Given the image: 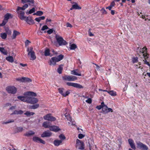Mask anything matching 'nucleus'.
<instances>
[{
  "label": "nucleus",
  "instance_id": "obj_22",
  "mask_svg": "<svg viewBox=\"0 0 150 150\" xmlns=\"http://www.w3.org/2000/svg\"><path fill=\"white\" fill-rule=\"evenodd\" d=\"M22 2L23 3H29V5L33 6L34 1L33 0H21Z\"/></svg>",
  "mask_w": 150,
  "mask_h": 150
},
{
  "label": "nucleus",
  "instance_id": "obj_33",
  "mask_svg": "<svg viewBox=\"0 0 150 150\" xmlns=\"http://www.w3.org/2000/svg\"><path fill=\"white\" fill-rule=\"evenodd\" d=\"M23 82H30L31 81V80L30 79L28 78L23 77Z\"/></svg>",
  "mask_w": 150,
  "mask_h": 150
},
{
  "label": "nucleus",
  "instance_id": "obj_11",
  "mask_svg": "<svg viewBox=\"0 0 150 150\" xmlns=\"http://www.w3.org/2000/svg\"><path fill=\"white\" fill-rule=\"evenodd\" d=\"M137 147L142 150H148V147L146 145L139 142L137 143Z\"/></svg>",
  "mask_w": 150,
  "mask_h": 150
},
{
  "label": "nucleus",
  "instance_id": "obj_30",
  "mask_svg": "<svg viewBox=\"0 0 150 150\" xmlns=\"http://www.w3.org/2000/svg\"><path fill=\"white\" fill-rule=\"evenodd\" d=\"M35 113L34 112H31L29 111H27L24 113V114L27 116H30L31 115H33Z\"/></svg>",
  "mask_w": 150,
  "mask_h": 150
},
{
  "label": "nucleus",
  "instance_id": "obj_56",
  "mask_svg": "<svg viewBox=\"0 0 150 150\" xmlns=\"http://www.w3.org/2000/svg\"><path fill=\"white\" fill-rule=\"evenodd\" d=\"M101 11H102V13L104 14H106L107 13V12L104 8H103L101 9Z\"/></svg>",
  "mask_w": 150,
  "mask_h": 150
},
{
  "label": "nucleus",
  "instance_id": "obj_21",
  "mask_svg": "<svg viewBox=\"0 0 150 150\" xmlns=\"http://www.w3.org/2000/svg\"><path fill=\"white\" fill-rule=\"evenodd\" d=\"M62 140L56 139L54 141L53 144L55 146H58L62 144Z\"/></svg>",
  "mask_w": 150,
  "mask_h": 150
},
{
  "label": "nucleus",
  "instance_id": "obj_17",
  "mask_svg": "<svg viewBox=\"0 0 150 150\" xmlns=\"http://www.w3.org/2000/svg\"><path fill=\"white\" fill-rule=\"evenodd\" d=\"M67 84L68 86H73L76 88H83L82 85L77 83L68 82L67 83Z\"/></svg>",
  "mask_w": 150,
  "mask_h": 150
},
{
  "label": "nucleus",
  "instance_id": "obj_24",
  "mask_svg": "<svg viewBox=\"0 0 150 150\" xmlns=\"http://www.w3.org/2000/svg\"><path fill=\"white\" fill-rule=\"evenodd\" d=\"M6 59L8 62L12 63L14 61V59L13 57L12 56H9L7 57Z\"/></svg>",
  "mask_w": 150,
  "mask_h": 150
},
{
  "label": "nucleus",
  "instance_id": "obj_25",
  "mask_svg": "<svg viewBox=\"0 0 150 150\" xmlns=\"http://www.w3.org/2000/svg\"><path fill=\"white\" fill-rule=\"evenodd\" d=\"M73 6V8H74V9H81V8L76 3H74V4L72 5Z\"/></svg>",
  "mask_w": 150,
  "mask_h": 150
},
{
  "label": "nucleus",
  "instance_id": "obj_12",
  "mask_svg": "<svg viewBox=\"0 0 150 150\" xmlns=\"http://www.w3.org/2000/svg\"><path fill=\"white\" fill-rule=\"evenodd\" d=\"M76 147L78 146V149L81 150L84 149V145L83 142L80 140L77 139L76 140Z\"/></svg>",
  "mask_w": 150,
  "mask_h": 150
},
{
  "label": "nucleus",
  "instance_id": "obj_7",
  "mask_svg": "<svg viewBox=\"0 0 150 150\" xmlns=\"http://www.w3.org/2000/svg\"><path fill=\"white\" fill-rule=\"evenodd\" d=\"M55 38L60 45H65L67 44L66 42L63 40L62 38L58 35H56Z\"/></svg>",
  "mask_w": 150,
  "mask_h": 150
},
{
  "label": "nucleus",
  "instance_id": "obj_29",
  "mask_svg": "<svg viewBox=\"0 0 150 150\" xmlns=\"http://www.w3.org/2000/svg\"><path fill=\"white\" fill-rule=\"evenodd\" d=\"M11 17V15L10 13H7L4 16V19L8 21V19Z\"/></svg>",
  "mask_w": 150,
  "mask_h": 150
},
{
  "label": "nucleus",
  "instance_id": "obj_38",
  "mask_svg": "<svg viewBox=\"0 0 150 150\" xmlns=\"http://www.w3.org/2000/svg\"><path fill=\"white\" fill-rule=\"evenodd\" d=\"M35 134L34 132H31V133H26L24 134L25 136L29 137Z\"/></svg>",
  "mask_w": 150,
  "mask_h": 150
},
{
  "label": "nucleus",
  "instance_id": "obj_36",
  "mask_svg": "<svg viewBox=\"0 0 150 150\" xmlns=\"http://www.w3.org/2000/svg\"><path fill=\"white\" fill-rule=\"evenodd\" d=\"M5 31L6 32V33L8 34V35H10L11 34V31L9 30V28H6L5 29Z\"/></svg>",
  "mask_w": 150,
  "mask_h": 150
},
{
  "label": "nucleus",
  "instance_id": "obj_10",
  "mask_svg": "<svg viewBox=\"0 0 150 150\" xmlns=\"http://www.w3.org/2000/svg\"><path fill=\"white\" fill-rule=\"evenodd\" d=\"M62 78L64 80L69 81H73L77 79L76 77L72 76H65Z\"/></svg>",
  "mask_w": 150,
  "mask_h": 150
},
{
  "label": "nucleus",
  "instance_id": "obj_46",
  "mask_svg": "<svg viewBox=\"0 0 150 150\" xmlns=\"http://www.w3.org/2000/svg\"><path fill=\"white\" fill-rule=\"evenodd\" d=\"M17 130L18 131H20L23 130H25V129L22 127H19L17 128Z\"/></svg>",
  "mask_w": 150,
  "mask_h": 150
},
{
  "label": "nucleus",
  "instance_id": "obj_6",
  "mask_svg": "<svg viewBox=\"0 0 150 150\" xmlns=\"http://www.w3.org/2000/svg\"><path fill=\"white\" fill-rule=\"evenodd\" d=\"M25 9V8L23 6L22 7H20L18 6L16 10V12L18 14V16L21 19H23V15H24L25 13L23 11Z\"/></svg>",
  "mask_w": 150,
  "mask_h": 150
},
{
  "label": "nucleus",
  "instance_id": "obj_43",
  "mask_svg": "<svg viewBox=\"0 0 150 150\" xmlns=\"http://www.w3.org/2000/svg\"><path fill=\"white\" fill-rule=\"evenodd\" d=\"M37 12L38 16H41L43 14V12L41 11H38Z\"/></svg>",
  "mask_w": 150,
  "mask_h": 150
},
{
  "label": "nucleus",
  "instance_id": "obj_35",
  "mask_svg": "<svg viewBox=\"0 0 150 150\" xmlns=\"http://www.w3.org/2000/svg\"><path fill=\"white\" fill-rule=\"evenodd\" d=\"M0 51L4 54H7L6 51L3 47H0Z\"/></svg>",
  "mask_w": 150,
  "mask_h": 150
},
{
  "label": "nucleus",
  "instance_id": "obj_8",
  "mask_svg": "<svg viewBox=\"0 0 150 150\" xmlns=\"http://www.w3.org/2000/svg\"><path fill=\"white\" fill-rule=\"evenodd\" d=\"M6 89L8 93L13 94H15L17 91L16 88L14 86H8Z\"/></svg>",
  "mask_w": 150,
  "mask_h": 150
},
{
  "label": "nucleus",
  "instance_id": "obj_59",
  "mask_svg": "<svg viewBox=\"0 0 150 150\" xmlns=\"http://www.w3.org/2000/svg\"><path fill=\"white\" fill-rule=\"evenodd\" d=\"M77 130L78 131H83V130L81 128V127H79L78 128H77Z\"/></svg>",
  "mask_w": 150,
  "mask_h": 150
},
{
  "label": "nucleus",
  "instance_id": "obj_19",
  "mask_svg": "<svg viewBox=\"0 0 150 150\" xmlns=\"http://www.w3.org/2000/svg\"><path fill=\"white\" fill-rule=\"evenodd\" d=\"M52 135L51 132H44L41 135V137H49L51 136Z\"/></svg>",
  "mask_w": 150,
  "mask_h": 150
},
{
  "label": "nucleus",
  "instance_id": "obj_58",
  "mask_svg": "<svg viewBox=\"0 0 150 150\" xmlns=\"http://www.w3.org/2000/svg\"><path fill=\"white\" fill-rule=\"evenodd\" d=\"M35 20L36 21L38 22H39L41 21L39 17L36 18Z\"/></svg>",
  "mask_w": 150,
  "mask_h": 150
},
{
  "label": "nucleus",
  "instance_id": "obj_15",
  "mask_svg": "<svg viewBox=\"0 0 150 150\" xmlns=\"http://www.w3.org/2000/svg\"><path fill=\"white\" fill-rule=\"evenodd\" d=\"M59 92L62 96L66 97L70 93L69 91H65V90L63 88H58Z\"/></svg>",
  "mask_w": 150,
  "mask_h": 150
},
{
  "label": "nucleus",
  "instance_id": "obj_44",
  "mask_svg": "<svg viewBox=\"0 0 150 150\" xmlns=\"http://www.w3.org/2000/svg\"><path fill=\"white\" fill-rule=\"evenodd\" d=\"M35 8H32L31 9H30L29 12V14H31L32 13H33L35 12Z\"/></svg>",
  "mask_w": 150,
  "mask_h": 150
},
{
  "label": "nucleus",
  "instance_id": "obj_61",
  "mask_svg": "<svg viewBox=\"0 0 150 150\" xmlns=\"http://www.w3.org/2000/svg\"><path fill=\"white\" fill-rule=\"evenodd\" d=\"M16 106H13L10 108V109L11 110H13L15 109Z\"/></svg>",
  "mask_w": 150,
  "mask_h": 150
},
{
  "label": "nucleus",
  "instance_id": "obj_49",
  "mask_svg": "<svg viewBox=\"0 0 150 150\" xmlns=\"http://www.w3.org/2000/svg\"><path fill=\"white\" fill-rule=\"evenodd\" d=\"M30 43V42L28 40H26L25 42V44L26 46H28Z\"/></svg>",
  "mask_w": 150,
  "mask_h": 150
},
{
  "label": "nucleus",
  "instance_id": "obj_9",
  "mask_svg": "<svg viewBox=\"0 0 150 150\" xmlns=\"http://www.w3.org/2000/svg\"><path fill=\"white\" fill-rule=\"evenodd\" d=\"M102 105H103L102 110L104 113H106L109 112H112L113 110L112 109L110 108H108V107L104 104V102H102Z\"/></svg>",
  "mask_w": 150,
  "mask_h": 150
},
{
  "label": "nucleus",
  "instance_id": "obj_13",
  "mask_svg": "<svg viewBox=\"0 0 150 150\" xmlns=\"http://www.w3.org/2000/svg\"><path fill=\"white\" fill-rule=\"evenodd\" d=\"M146 50L147 49L146 47H144L142 48L140 51V53L141 54L140 55H142L144 58H148L149 55L146 53Z\"/></svg>",
  "mask_w": 150,
  "mask_h": 150
},
{
  "label": "nucleus",
  "instance_id": "obj_32",
  "mask_svg": "<svg viewBox=\"0 0 150 150\" xmlns=\"http://www.w3.org/2000/svg\"><path fill=\"white\" fill-rule=\"evenodd\" d=\"M0 36L3 39H5L7 37V34L5 33H2L0 34Z\"/></svg>",
  "mask_w": 150,
  "mask_h": 150
},
{
  "label": "nucleus",
  "instance_id": "obj_2",
  "mask_svg": "<svg viewBox=\"0 0 150 150\" xmlns=\"http://www.w3.org/2000/svg\"><path fill=\"white\" fill-rule=\"evenodd\" d=\"M42 126L45 128H49L51 131H58L61 130L60 128L56 126L49 125V122H45L42 124Z\"/></svg>",
  "mask_w": 150,
  "mask_h": 150
},
{
  "label": "nucleus",
  "instance_id": "obj_16",
  "mask_svg": "<svg viewBox=\"0 0 150 150\" xmlns=\"http://www.w3.org/2000/svg\"><path fill=\"white\" fill-rule=\"evenodd\" d=\"M33 140L35 142L42 144H45L46 143L45 141L36 136H35L33 137Z\"/></svg>",
  "mask_w": 150,
  "mask_h": 150
},
{
  "label": "nucleus",
  "instance_id": "obj_47",
  "mask_svg": "<svg viewBox=\"0 0 150 150\" xmlns=\"http://www.w3.org/2000/svg\"><path fill=\"white\" fill-rule=\"evenodd\" d=\"M48 29V27L46 25H44L43 26L42 28L41 29V30L42 31H43L46 29Z\"/></svg>",
  "mask_w": 150,
  "mask_h": 150
},
{
  "label": "nucleus",
  "instance_id": "obj_42",
  "mask_svg": "<svg viewBox=\"0 0 150 150\" xmlns=\"http://www.w3.org/2000/svg\"><path fill=\"white\" fill-rule=\"evenodd\" d=\"M49 50L48 49L46 50L45 51V56H47L50 55Z\"/></svg>",
  "mask_w": 150,
  "mask_h": 150
},
{
  "label": "nucleus",
  "instance_id": "obj_50",
  "mask_svg": "<svg viewBox=\"0 0 150 150\" xmlns=\"http://www.w3.org/2000/svg\"><path fill=\"white\" fill-rule=\"evenodd\" d=\"M144 58V59L143 60V61H144V64H147L149 66H150V64L149 63V62H147L146 60V58Z\"/></svg>",
  "mask_w": 150,
  "mask_h": 150
},
{
  "label": "nucleus",
  "instance_id": "obj_4",
  "mask_svg": "<svg viewBox=\"0 0 150 150\" xmlns=\"http://www.w3.org/2000/svg\"><path fill=\"white\" fill-rule=\"evenodd\" d=\"M27 51L28 52V56L30 58V60H33L36 59V56L32 47L28 48Z\"/></svg>",
  "mask_w": 150,
  "mask_h": 150
},
{
  "label": "nucleus",
  "instance_id": "obj_54",
  "mask_svg": "<svg viewBox=\"0 0 150 150\" xmlns=\"http://www.w3.org/2000/svg\"><path fill=\"white\" fill-rule=\"evenodd\" d=\"M53 30L52 29H50L47 31V32L48 34H50L53 33Z\"/></svg>",
  "mask_w": 150,
  "mask_h": 150
},
{
  "label": "nucleus",
  "instance_id": "obj_45",
  "mask_svg": "<svg viewBox=\"0 0 150 150\" xmlns=\"http://www.w3.org/2000/svg\"><path fill=\"white\" fill-rule=\"evenodd\" d=\"M85 137V135L82 134H79L78 135V137L80 139H81Z\"/></svg>",
  "mask_w": 150,
  "mask_h": 150
},
{
  "label": "nucleus",
  "instance_id": "obj_14",
  "mask_svg": "<svg viewBox=\"0 0 150 150\" xmlns=\"http://www.w3.org/2000/svg\"><path fill=\"white\" fill-rule=\"evenodd\" d=\"M43 119L45 120L49 121H53L56 120V118L52 116L51 114H49L46 115L44 116L43 117Z\"/></svg>",
  "mask_w": 150,
  "mask_h": 150
},
{
  "label": "nucleus",
  "instance_id": "obj_60",
  "mask_svg": "<svg viewBox=\"0 0 150 150\" xmlns=\"http://www.w3.org/2000/svg\"><path fill=\"white\" fill-rule=\"evenodd\" d=\"M115 5V3L114 1H112L111 3V4L110 6H111L112 7L113 6H114Z\"/></svg>",
  "mask_w": 150,
  "mask_h": 150
},
{
  "label": "nucleus",
  "instance_id": "obj_34",
  "mask_svg": "<svg viewBox=\"0 0 150 150\" xmlns=\"http://www.w3.org/2000/svg\"><path fill=\"white\" fill-rule=\"evenodd\" d=\"M70 49L71 50H74L77 47L76 45L74 44H70Z\"/></svg>",
  "mask_w": 150,
  "mask_h": 150
},
{
  "label": "nucleus",
  "instance_id": "obj_51",
  "mask_svg": "<svg viewBox=\"0 0 150 150\" xmlns=\"http://www.w3.org/2000/svg\"><path fill=\"white\" fill-rule=\"evenodd\" d=\"M128 142L129 143V144H132L134 143V141L133 140L131 139H129L128 140Z\"/></svg>",
  "mask_w": 150,
  "mask_h": 150
},
{
  "label": "nucleus",
  "instance_id": "obj_64",
  "mask_svg": "<svg viewBox=\"0 0 150 150\" xmlns=\"http://www.w3.org/2000/svg\"><path fill=\"white\" fill-rule=\"evenodd\" d=\"M89 34L90 36H92L94 35L91 32H89Z\"/></svg>",
  "mask_w": 150,
  "mask_h": 150
},
{
  "label": "nucleus",
  "instance_id": "obj_5",
  "mask_svg": "<svg viewBox=\"0 0 150 150\" xmlns=\"http://www.w3.org/2000/svg\"><path fill=\"white\" fill-rule=\"evenodd\" d=\"M65 111V112H64V113L62 115H64L68 120L69 121L71 122H68L69 125H70L71 123L72 125H74L75 124V122L73 120L71 117L70 115L69 112L67 109H66Z\"/></svg>",
  "mask_w": 150,
  "mask_h": 150
},
{
  "label": "nucleus",
  "instance_id": "obj_52",
  "mask_svg": "<svg viewBox=\"0 0 150 150\" xmlns=\"http://www.w3.org/2000/svg\"><path fill=\"white\" fill-rule=\"evenodd\" d=\"M86 102L90 104L92 102V100L91 98H89L88 99L86 100Z\"/></svg>",
  "mask_w": 150,
  "mask_h": 150
},
{
  "label": "nucleus",
  "instance_id": "obj_37",
  "mask_svg": "<svg viewBox=\"0 0 150 150\" xmlns=\"http://www.w3.org/2000/svg\"><path fill=\"white\" fill-rule=\"evenodd\" d=\"M62 69L63 67L62 66V65L59 66L57 69V71L58 73L59 74H61Z\"/></svg>",
  "mask_w": 150,
  "mask_h": 150
},
{
  "label": "nucleus",
  "instance_id": "obj_62",
  "mask_svg": "<svg viewBox=\"0 0 150 150\" xmlns=\"http://www.w3.org/2000/svg\"><path fill=\"white\" fill-rule=\"evenodd\" d=\"M112 7L111 6H109L108 7H106V9H109L110 10H111V8H112Z\"/></svg>",
  "mask_w": 150,
  "mask_h": 150
},
{
  "label": "nucleus",
  "instance_id": "obj_41",
  "mask_svg": "<svg viewBox=\"0 0 150 150\" xmlns=\"http://www.w3.org/2000/svg\"><path fill=\"white\" fill-rule=\"evenodd\" d=\"M132 61L133 63L137 62H138V58L137 57H134L132 58Z\"/></svg>",
  "mask_w": 150,
  "mask_h": 150
},
{
  "label": "nucleus",
  "instance_id": "obj_57",
  "mask_svg": "<svg viewBox=\"0 0 150 150\" xmlns=\"http://www.w3.org/2000/svg\"><path fill=\"white\" fill-rule=\"evenodd\" d=\"M23 77H22V78H18L16 79V80L18 81H19L23 82Z\"/></svg>",
  "mask_w": 150,
  "mask_h": 150
},
{
  "label": "nucleus",
  "instance_id": "obj_63",
  "mask_svg": "<svg viewBox=\"0 0 150 150\" xmlns=\"http://www.w3.org/2000/svg\"><path fill=\"white\" fill-rule=\"evenodd\" d=\"M40 18V20H44L45 19V17L44 16H41L39 17Z\"/></svg>",
  "mask_w": 150,
  "mask_h": 150
},
{
  "label": "nucleus",
  "instance_id": "obj_20",
  "mask_svg": "<svg viewBox=\"0 0 150 150\" xmlns=\"http://www.w3.org/2000/svg\"><path fill=\"white\" fill-rule=\"evenodd\" d=\"M23 17H24V19H21V20H25L28 24H30V23L33 22V21L31 18L25 16L24 15H23Z\"/></svg>",
  "mask_w": 150,
  "mask_h": 150
},
{
  "label": "nucleus",
  "instance_id": "obj_3",
  "mask_svg": "<svg viewBox=\"0 0 150 150\" xmlns=\"http://www.w3.org/2000/svg\"><path fill=\"white\" fill-rule=\"evenodd\" d=\"M63 57L64 56L62 54H60L57 57H52L50 60L49 64L51 65H54L57 62L61 61Z\"/></svg>",
  "mask_w": 150,
  "mask_h": 150
},
{
  "label": "nucleus",
  "instance_id": "obj_18",
  "mask_svg": "<svg viewBox=\"0 0 150 150\" xmlns=\"http://www.w3.org/2000/svg\"><path fill=\"white\" fill-rule=\"evenodd\" d=\"M71 74L79 76H81V72L79 71L78 69L71 71Z\"/></svg>",
  "mask_w": 150,
  "mask_h": 150
},
{
  "label": "nucleus",
  "instance_id": "obj_53",
  "mask_svg": "<svg viewBox=\"0 0 150 150\" xmlns=\"http://www.w3.org/2000/svg\"><path fill=\"white\" fill-rule=\"evenodd\" d=\"M130 146L134 150L135 149L136 147H135L134 143L132 144H130Z\"/></svg>",
  "mask_w": 150,
  "mask_h": 150
},
{
  "label": "nucleus",
  "instance_id": "obj_31",
  "mask_svg": "<svg viewBox=\"0 0 150 150\" xmlns=\"http://www.w3.org/2000/svg\"><path fill=\"white\" fill-rule=\"evenodd\" d=\"M39 107V105L38 104H36L35 105L30 106L29 108L31 109H35Z\"/></svg>",
  "mask_w": 150,
  "mask_h": 150
},
{
  "label": "nucleus",
  "instance_id": "obj_23",
  "mask_svg": "<svg viewBox=\"0 0 150 150\" xmlns=\"http://www.w3.org/2000/svg\"><path fill=\"white\" fill-rule=\"evenodd\" d=\"M20 34V33L19 32L16 30H14L11 38L13 39H15L17 36L19 35Z\"/></svg>",
  "mask_w": 150,
  "mask_h": 150
},
{
  "label": "nucleus",
  "instance_id": "obj_55",
  "mask_svg": "<svg viewBox=\"0 0 150 150\" xmlns=\"http://www.w3.org/2000/svg\"><path fill=\"white\" fill-rule=\"evenodd\" d=\"M66 25H67V27H70V28H71L72 27V25L71 24L69 23H67Z\"/></svg>",
  "mask_w": 150,
  "mask_h": 150
},
{
  "label": "nucleus",
  "instance_id": "obj_26",
  "mask_svg": "<svg viewBox=\"0 0 150 150\" xmlns=\"http://www.w3.org/2000/svg\"><path fill=\"white\" fill-rule=\"evenodd\" d=\"M108 93L111 96H116V93L115 91L113 90L108 91Z\"/></svg>",
  "mask_w": 150,
  "mask_h": 150
},
{
  "label": "nucleus",
  "instance_id": "obj_1",
  "mask_svg": "<svg viewBox=\"0 0 150 150\" xmlns=\"http://www.w3.org/2000/svg\"><path fill=\"white\" fill-rule=\"evenodd\" d=\"M24 95V96H18V98L23 102L31 104H35L38 101L37 98L32 97V96H36V94L33 92L28 91L25 92Z\"/></svg>",
  "mask_w": 150,
  "mask_h": 150
},
{
  "label": "nucleus",
  "instance_id": "obj_28",
  "mask_svg": "<svg viewBox=\"0 0 150 150\" xmlns=\"http://www.w3.org/2000/svg\"><path fill=\"white\" fill-rule=\"evenodd\" d=\"M14 121V120L13 119L9 120L6 121H3L2 122V124H6L8 123L13 122Z\"/></svg>",
  "mask_w": 150,
  "mask_h": 150
},
{
  "label": "nucleus",
  "instance_id": "obj_48",
  "mask_svg": "<svg viewBox=\"0 0 150 150\" xmlns=\"http://www.w3.org/2000/svg\"><path fill=\"white\" fill-rule=\"evenodd\" d=\"M103 105H102V102L101 103V105H99V106H97L96 107V108H97L98 110H100L102 108Z\"/></svg>",
  "mask_w": 150,
  "mask_h": 150
},
{
  "label": "nucleus",
  "instance_id": "obj_27",
  "mask_svg": "<svg viewBox=\"0 0 150 150\" xmlns=\"http://www.w3.org/2000/svg\"><path fill=\"white\" fill-rule=\"evenodd\" d=\"M23 113V111L21 110H16L14 111L12 114H21Z\"/></svg>",
  "mask_w": 150,
  "mask_h": 150
},
{
  "label": "nucleus",
  "instance_id": "obj_39",
  "mask_svg": "<svg viewBox=\"0 0 150 150\" xmlns=\"http://www.w3.org/2000/svg\"><path fill=\"white\" fill-rule=\"evenodd\" d=\"M59 138L61 139L60 140H62V141L63 140H64L66 139V137L63 134H61L59 135Z\"/></svg>",
  "mask_w": 150,
  "mask_h": 150
},
{
  "label": "nucleus",
  "instance_id": "obj_40",
  "mask_svg": "<svg viewBox=\"0 0 150 150\" xmlns=\"http://www.w3.org/2000/svg\"><path fill=\"white\" fill-rule=\"evenodd\" d=\"M8 21H7V20H6L4 19L2 23L1 24H0V26H2L4 25Z\"/></svg>",
  "mask_w": 150,
  "mask_h": 150
}]
</instances>
